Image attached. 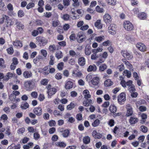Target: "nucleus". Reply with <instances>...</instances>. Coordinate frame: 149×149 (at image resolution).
<instances>
[{
    "instance_id": "1",
    "label": "nucleus",
    "mask_w": 149,
    "mask_h": 149,
    "mask_svg": "<svg viewBox=\"0 0 149 149\" xmlns=\"http://www.w3.org/2000/svg\"><path fill=\"white\" fill-rule=\"evenodd\" d=\"M126 95L124 92L119 94L118 97V102L119 104H123L126 100Z\"/></svg>"
},
{
    "instance_id": "2",
    "label": "nucleus",
    "mask_w": 149,
    "mask_h": 149,
    "mask_svg": "<svg viewBox=\"0 0 149 149\" xmlns=\"http://www.w3.org/2000/svg\"><path fill=\"white\" fill-rule=\"evenodd\" d=\"M48 90L47 93L48 95V98H51V96L55 94L57 92V89L55 88H52L51 85H48L47 87Z\"/></svg>"
},
{
    "instance_id": "3",
    "label": "nucleus",
    "mask_w": 149,
    "mask_h": 149,
    "mask_svg": "<svg viewBox=\"0 0 149 149\" xmlns=\"http://www.w3.org/2000/svg\"><path fill=\"white\" fill-rule=\"evenodd\" d=\"M123 26L125 29L127 31H130L134 29L132 24L129 21H125L123 23Z\"/></svg>"
},
{
    "instance_id": "4",
    "label": "nucleus",
    "mask_w": 149,
    "mask_h": 149,
    "mask_svg": "<svg viewBox=\"0 0 149 149\" xmlns=\"http://www.w3.org/2000/svg\"><path fill=\"white\" fill-rule=\"evenodd\" d=\"M108 31L110 34L112 35L115 34L116 31V25L114 24H111L108 27Z\"/></svg>"
},
{
    "instance_id": "5",
    "label": "nucleus",
    "mask_w": 149,
    "mask_h": 149,
    "mask_svg": "<svg viewBox=\"0 0 149 149\" xmlns=\"http://www.w3.org/2000/svg\"><path fill=\"white\" fill-rule=\"evenodd\" d=\"M36 40L38 41L39 44L42 45V46H44L46 45L47 42V40L43 37H37L36 38Z\"/></svg>"
},
{
    "instance_id": "6",
    "label": "nucleus",
    "mask_w": 149,
    "mask_h": 149,
    "mask_svg": "<svg viewBox=\"0 0 149 149\" xmlns=\"http://www.w3.org/2000/svg\"><path fill=\"white\" fill-rule=\"evenodd\" d=\"M121 53L124 58L128 60L131 59L133 58V55L132 53L128 52L127 51H122Z\"/></svg>"
},
{
    "instance_id": "7",
    "label": "nucleus",
    "mask_w": 149,
    "mask_h": 149,
    "mask_svg": "<svg viewBox=\"0 0 149 149\" xmlns=\"http://www.w3.org/2000/svg\"><path fill=\"white\" fill-rule=\"evenodd\" d=\"M104 22L106 24H109L111 23L112 20L111 16L109 14H105L103 17Z\"/></svg>"
},
{
    "instance_id": "8",
    "label": "nucleus",
    "mask_w": 149,
    "mask_h": 149,
    "mask_svg": "<svg viewBox=\"0 0 149 149\" xmlns=\"http://www.w3.org/2000/svg\"><path fill=\"white\" fill-rule=\"evenodd\" d=\"M77 39L79 43H81L84 41L86 38V36L81 33H79L77 36Z\"/></svg>"
},
{
    "instance_id": "9",
    "label": "nucleus",
    "mask_w": 149,
    "mask_h": 149,
    "mask_svg": "<svg viewBox=\"0 0 149 149\" xmlns=\"http://www.w3.org/2000/svg\"><path fill=\"white\" fill-rule=\"evenodd\" d=\"M136 47L141 52H144L146 51V47L143 43H138L136 45Z\"/></svg>"
},
{
    "instance_id": "10",
    "label": "nucleus",
    "mask_w": 149,
    "mask_h": 149,
    "mask_svg": "<svg viewBox=\"0 0 149 149\" xmlns=\"http://www.w3.org/2000/svg\"><path fill=\"white\" fill-rule=\"evenodd\" d=\"M127 111L125 115L126 117H129L131 116L133 114L132 109L130 105L127 104L126 107Z\"/></svg>"
},
{
    "instance_id": "11",
    "label": "nucleus",
    "mask_w": 149,
    "mask_h": 149,
    "mask_svg": "<svg viewBox=\"0 0 149 149\" xmlns=\"http://www.w3.org/2000/svg\"><path fill=\"white\" fill-rule=\"evenodd\" d=\"M42 109L40 107H37L33 109V112L36 115L40 116L42 114Z\"/></svg>"
},
{
    "instance_id": "12",
    "label": "nucleus",
    "mask_w": 149,
    "mask_h": 149,
    "mask_svg": "<svg viewBox=\"0 0 149 149\" xmlns=\"http://www.w3.org/2000/svg\"><path fill=\"white\" fill-rule=\"evenodd\" d=\"M100 79L97 77H94L91 80V83L94 86H97L99 84Z\"/></svg>"
},
{
    "instance_id": "13",
    "label": "nucleus",
    "mask_w": 149,
    "mask_h": 149,
    "mask_svg": "<svg viewBox=\"0 0 149 149\" xmlns=\"http://www.w3.org/2000/svg\"><path fill=\"white\" fill-rule=\"evenodd\" d=\"M83 94L84 98L88 100V98H90L91 97V95L90 94V92L88 90H84L83 92Z\"/></svg>"
},
{
    "instance_id": "14",
    "label": "nucleus",
    "mask_w": 149,
    "mask_h": 149,
    "mask_svg": "<svg viewBox=\"0 0 149 149\" xmlns=\"http://www.w3.org/2000/svg\"><path fill=\"white\" fill-rule=\"evenodd\" d=\"M97 68L96 65L95 64L93 65H89L88 69L87 71L88 72H90L91 71L95 72L96 71Z\"/></svg>"
},
{
    "instance_id": "15",
    "label": "nucleus",
    "mask_w": 149,
    "mask_h": 149,
    "mask_svg": "<svg viewBox=\"0 0 149 149\" xmlns=\"http://www.w3.org/2000/svg\"><path fill=\"white\" fill-rule=\"evenodd\" d=\"M94 102V101L91 99L88 100V101H84L83 104L84 106L86 107H88L91 104H92Z\"/></svg>"
},
{
    "instance_id": "16",
    "label": "nucleus",
    "mask_w": 149,
    "mask_h": 149,
    "mask_svg": "<svg viewBox=\"0 0 149 149\" xmlns=\"http://www.w3.org/2000/svg\"><path fill=\"white\" fill-rule=\"evenodd\" d=\"M73 86V83L71 81H68L66 83L65 88L66 89H69L72 88Z\"/></svg>"
},
{
    "instance_id": "17",
    "label": "nucleus",
    "mask_w": 149,
    "mask_h": 149,
    "mask_svg": "<svg viewBox=\"0 0 149 149\" xmlns=\"http://www.w3.org/2000/svg\"><path fill=\"white\" fill-rule=\"evenodd\" d=\"M138 120L137 118L134 117H131L130 119L129 122L131 124H134L137 123Z\"/></svg>"
},
{
    "instance_id": "18",
    "label": "nucleus",
    "mask_w": 149,
    "mask_h": 149,
    "mask_svg": "<svg viewBox=\"0 0 149 149\" xmlns=\"http://www.w3.org/2000/svg\"><path fill=\"white\" fill-rule=\"evenodd\" d=\"M60 132L62 133L63 136L64 137H67L69 133V131L68 130H60Z\"/></svg>"
},
{
    "instance_id": "19",
    "label": "nucleus",
    "mask_w": 149,
    "mask_h": 149,
    "mask_svg": "<svg viewBox=\"0 0 149 149\" xmlns=\"http://www.w3.org/2000/svg\"><path fill=\"white\" fill-rule=\"evenodd\" d=\"M78 63L80 65L83 66L86 63L85 58L83 57H81L79 58Z\"/></svg>"
},
{
    "instance_id": "20",
    "label": "nucleus",
    "mask_w": 149,
    "mask_h": 149,
    "mask_svg": "<svg viewBox=\"0 0 149 149\" xmlns=\"http://www.w3.org/2000/svg\"><path fill=\"white\" fill-rule=\"evenodd\" d=\"M24 77L26 78H30L32 77V73L30 71H26L23 72Z\"/></svg>"
},
{
    "instance_id": "21",
    "label": "nucleus",
    "mask_w": 149,
    "mask_h": 149,
    "mask_svg": "<svg viewBox=\"0 0 149 149\" xmlns=\"http://www.w3.org/2000/svg\"><path fill=\"white\" fill-rule=\"evenodd\" d=\"M72 74L73 76L75 77H80L82 75V73L80 71H73Z\"/></svg>"
},
{
    "instance_id": "22",
    "label": "nucleus",
    "mask_w": 149,
    "mask_h": 149,
    "mask_svg": "<svg viewBox=\"0 0 149 149\" xmlns=\"http://www.w3.org/2000/svg\"><path fill=\"white\" fill-rule=\"evenodd\" d=\"M13 45L16 47H21L22 46V45L20 41L18 40H16L13 42Z\"/></svg>"
},
{
    "instance_id": "23",
    "label": "nucleus",
    "mask_w": 149,
    "mask_h": 149,
    "mask_svg": "<svg viewBox=\"0 0 149 149\" xmlns=\"http://www.w3.org/2000/svg\"><path fill=\"white\" fill-rule=\"evenodd\" d=\"M95 26L98 29H101L102 27V24L101 23L100 20H98L95 23Z\"/></svg>"
},
{
    "instance_id": "24",
    "label": "nucleus",
    "mask_w": 149,
    "mask_h": 149,
    "mask_svg": "<svg viewBox=\"0 0 149 149\" xmlns=\"http://www.w3.org/2000/svg\"><path fill=\"white\" fill-rule=\"evenodd\" d=\"M49 49L50 52L54 53L56 50H58V49L54 45H50L49 48Z\"/></svg>"
},
{
    "instance_id": "25",
    "label": "nucleus",
    "mask_w": 149,
    "mask_h": 149,
    "mask_svg": "<svg viewBox=\"0 0 149 149\" xmlns=\"http://www.w3.org/2000/svg\"><path fill=\"white\" fill-rule=\"evenodd\" d=\"M32 81H26L24 84L25 87L27 88H31Z\"/></svg>"
},
{
    "instance_id": "26",
    "label": "nucleus",
    "mask_w": 149,
    "mask_h": 149,
    "mask_svg": "<svg viewBox=\"0 0 149 149\" xmlns=\"http://www.w3.org/2000/svg\"><path fill=\"white\" fill-rule=\"evenodd\" d=\"M16 26L19 29H22L24 28V26L20 22L17 21L16 22Z\"/></svg>"
},
{
    "instance_id": "27",
    "label": "nucleus",
    "mask_w": 149,
    "mask_h": 149,
    "mask_svg": "<svg viewBox=\"0 0 149 149\" xmlns=\"http://www.w3.org/2000/svg\"><path fill=\"white\" fill-rule=\"evenodd\" d=\"M107 68V65L105 64H101L99 67V70L100 72L104 71Z\"/></svg>"
},
{
    "instance_id": "28",
    "label": "nucleus",
    "mask_w": 149,
    "mask_h": 149,
    "mask_svg": "<svg viewBox=\"0 0 149 149\" xmlns=\"http://www.w3.org/2000/svg\"><path fill=\"white\" fill-rule=\"evenodd\" d=\"M55 56L58 59L61 58L63 56L62 52L60 51H58L56 52L55 53Z\"/></svg>"
},
{
    "instance_id": "29",
    "label": "nucleus",
    "mask_w": 149,
    "mask_h": 149,
    "mask_svg": "<svg viewBox=\"0 0 149 149\" xmlns=\"http://www.w3.org/2000/svg\"><path fill=\"white\" fill-rule=\"evenodd\" d=\"M33 144L32 142H30L26 145L24 146L23 148L24 149H29L33 147Z\"/></svg>"
},
{
    "instance_id": "30",
    "label": "nucleus",
    "mask_w": 149,
    "mask_h": 149,
    "mask_svg": "<svg viewBox=\"0 0 149 149\" xmlns=\"http://www.w3.org/2000/svg\"><path fill=\"white\" fill-rule=\"evenodd\" d=\"M109 110L111 112L114 113L116 112L117 111L116 107L114 105H111L109 107Z\"/></svg>"
},
{
    "instance_id": "31",
    "label": "nucleus",
    "mask_w": 149,
    "mask_h": 149,
    "mask_svg": "<svg viewBox=\"0 0 149 149\" xmlns=\"http://www.w3.org/2000/svg\"><path fill=\"white\" fill-rule=\"evenodd\" d=\"M113 84V82L109 79H107L104 82V85L106 86H110L112 85Z\"/></svg>"
},
{
    "instance_id": "32",
    "label": "nucleus",
    "mask_w": 149,
    "mask_h": 149,
    "mask_svg": "<svg viewBox=\"0 0 149 149\" xmlns=\"http://www.w3.org/2000/svg\"><path fill=\"white\" fill-rule=\"evenodd\" d=\"M83 142L86 144H88L89 143L90 141V139L88 136H85L83 139Z\"/></svg>"
},
{
    "instance_id": "33",
    "label": "nucleus",
    "mask_w": 149,
    "mask_h": 149,
    "mask_svg": "<svg viewBox=\"0 0 149 149\" xmlns=\"http://www.w3.org/2000/svg\"><path fill=\"white\" fill-rule=\"evenodd\" d=\"M56 146L60 147H65L66 146V144L63 142H58L56 143Z\"/></svg>"
},
{
    "instance_id": "34",
    "label": "nucleus",
    "mask_w": 149,
    "mask_h": 149,
    "mask_svg": "<svg viewBox=\"0 0 149 149\" xmlns=\"http://www.w3.org/2000/svg\"><path fill=\"white\" fill-rule=\"evenodd\" d=\"M123 74V75L126 76L128 78L130 77L131 75L130 72L127 70H125Z\"/></svg>"
},
{
    "instance_id": "35",
    "label": "nucleus",
    "mask_w": 149,
    "mask_h": 149,
    "mask_svg": "<svg viewBox=\"0 0 149 149\" xmlns=\"http://www.w3.org/2000/svg\"><path fill=\"white\" fill-rule=\"evenodd\" d=\"M105 39L104 37V36H100L97 37L95 38V40L97 42H100Z\"/></svg>"
},
{
    "instance_id": "36",
    "label": "nucleus",
    "mask_w": 149,
    "mask_h": 149,
    "mask_svg": "<svg viewBox=\"0 0 149 149\" xmlns=\"http://www.w3.org/2000/svg\"><path fill=\"white\" fill-rule=\"evenodd\" d=\"M107 3L109 5H115L116 3V0H106Z\"/></svg>"
},
{
    "instance_id": "37",
    "label": "nucleus",
    "mask_w": 149,
    "mask_h": 149,
    "mask_svg": "<svg viewBox=\"0 0 149 149\" xmlns=\"http://www.w3.org/2000/svg\"><path fill=\"white\" fill-rule=\"evenodd\" d=\"M146 15L145 13H143L139 14L138 17L141 19H144L146 18Z\"/></svg>"
},
{
    "instance_id": "38",
    "label": "nucleus",
    "mask_w": 149,
    "mask_h": 149,
    "mask_svg": "<svg viewBox=\"0 0 149 149\" xmlns=\"http://www.w3.org/2000/svg\"><path fill=\"white\" fill-rule=\"evenodd\" d=\"M50 60L49 62V65H53L54 64V62L55 58L52 55H51L50 56Z\"/></svg>"
},
{
    "instance_id": "39",
    "label": "nucleus",
    "mask_w": 149,
    "mask_h": 149,
    "mask_svg": "<svg viewBox=\"0 0 149 149\" xmlns=\"http://www.w3.org/2000/svg\"><path fill=\"white\" fill-rule=\"evenodd\" d=\"M105 60L102 57L100 58L99 60L96 62V65H100L101 64L104 63L105 61Z\"/></svg>"
},
{
    "instance_id": "40",
    "label": "nucleus",
    "mask_w": 149,
    "mask_h": 149,
    "mask_svg": "<svg viewBox=\"0 0 149 149\" xmlns=\"http://www.w3.org/2000/svg\"><path fill=\"white\" fill-rule=\"evenodd\" d=\"M24 13L22 10H19L17 12V16L19 17H22L24 15Z\"/></svg>"
},
{
    "instance_id": "41",
    "label": "nucleus",
    "mask_w": 149,
    "mask_h": 149,
    "mask_svg": "<svg viewBox=\"0 0 149 149\" xmlns=\"http://www.w3.org/2000/svg\"><path fill=\"white\" fill-rule=\"evenodd\" d=\"M100 124V121L98 119L95 120L92 123V125L93 127H96L99 125Z\"/></svg>"
},
{
    "instance_id": "42",
    "label": "nucleus",
    "mask_w": 149,
    "mask_h": 149,
    "mask_svg": "<svg viewBox=\"0 0 149 149\" xmlns=\"http://www.w3.org/2000/svg\"><path fill=\"white\" fill-rule=\"evenodd\" d=\"M75 107L74 103L71 102L70 104L68 105L67 107V109L68 110H71L73 109Z\"/></svg>"
},
{
    "instance_id": "43",
    "label": "nucleus",
    "mask_w": 149,
    "mask_h": 149,
    "mask_svg": "<svg viewBox=\"0 0 149 149\" xmlns=\"http://www.w3.org/2000/svg\"><path fill=\"white\" fill-rule=\"evenodd\" d=\"M73 2L72 3V6L75 7H77L79 6V2L78 1L79 0H72Z\"/></svg>"
},
{
    "instance_id": "44",
    "label": "nucleus",
    "mask_w": 149,
    "mask_h": 149,
    "mask_svg": "<svg viewBox=\"0 0 149 149\" xmlns=\"http://www.w3.org/2000/svg\"><path fill=\"white\" fill-rule=\"evenodd\" d=\"M64 63L63 62L58 63L57 65V68L59 70H61L63 69V67Z\"/></svg>"
},
{
    "instance_id": "45",
    "label": "nucleus",
    "mask_w": 149,
    "mask_h": 149,
    "mask_svg": "<svg viewBox=\"0 0 149 149\" xmlns=\"http://www.w3.org/2000/svg\"><path fill=\"white\" fill-rule=\"evenodd\" d=\"M2 18H1L0 20V23L1 24L3 23L4 21L5 20H6L8 19V16L5 15H3L2 16Z\"/></svg>"
},
{
    "instance_id": "46",
    "label": "nucleus",
    "mask_w": 149,
    "mask_h": 149,
    "mask_svg": "<svg viewBox=\"0 0 149 149\" xmlns=\"http://www.w3.org/2000/svg\"><path fill=\"white\" fill-rule=\"evenodd\" d=\"M29 105L27 103H25L21 105V108L23 109H25L29 108Z\"/></svg>"
},
{
    "instance_id": "47",
    "label": "nucleus",
    "mask_w": 149,
    "mask_h": 149,
    "mask_svg": "<svg viewBox=\"0 0 149 149\" xmlns=\"http://www.w3.org/2000/svg\"><path fill=\"white\" fill-rule=\"evenodd\" d=\"M140 130L143 132L146 133L148 131V129L145 126L142 125L140 127Z\"/></svg>"
},
{
    "instance_id": "48",
    "label": "nucleus",
    "mask_w": 149,
    "mask_h": 149,
    "mask_svg": "<svg viewBox=\"0 0 149 149\" xmlns=\"http://www.w3.org/2000/svg\"><path fill=\"white\" fill-rule=\"evenodd\" d=\"M95 10L96 11L99 13H102L104 11L103 9L102 8H100L98 6H97L96 7Z\"/></svg>"
},
{
    "instance_id": "49",
    "label": "nucleus",
    "mask_w": 149,
    "mask_h": 149,
    "mask_svg": "<svg viewBox=\"0 0 149 149\" xmlns=\"http://www.w3.org/2000/svg\"><path fill=\"white\" fill-rule=\"evenodd\" d=\"M103 49L102 48L98 47L96 49H94L93 52L97 53L99 52H101L103 51Z\"/></svg>"
},
{
    "instance_id": "50",
    "label": "nucleus",
    "mask_w": 149,
    "mask_h": 149,
    "mask_svg": "<svg viewBox=\"0 0 149 149\" xmlns=\"http://www.w3.org/2000/svg\"><path fill=\"white\" fill-rule=\"evenodd\" d=\"M6 25L7 27L10 26L12 24V21L10 19L9 17H8V19L6 20Z\"/></svg>"
},
{
    "instance_id": "51",
    "label": "nucleus",
    "mask_w": 149,
    "mask_h": 149,
    "mask_svg": "<svg viewBox=\"0 0 149 149\" xmlns=\"http://www.w3.org/2000/svg\"><path fill=\"white\" fill-rule=\"evenodd\" d=\"M85 52L86 55H89L91 53L90 48L86 47L85 49Z\"/></svg>"
},
{
    "instance_id": "52",
    "label": "nucleus",
    "mask_w": 149,
    "mask_h": 149,
    "mask_svg": "<svg viewBox=\"0 0 149 149\" xmlns=\"http://www.w3.org/2000/svg\"><path fill=\"white\" fill-rule=\"evenodd\" d=\"M111 42L110 41L108 40L103 42L102 43V45L104 46H107L110 45H111Z\"/></svg>"
},
{
    "instance_id": "53",
    "label": "nucleus",
    "mask_w": 149,
    "mask_h": 149,
    "mask_svg": "<svg viewBox=\"0 0 149 149\" xmlns=\"http://www.w3.org/2000/svg\"><path fill=\"white\" fill-rule=\"evenodd\" d=\"M98 58V55L96 53H94L92 54L91 56V58L92 60H96Z\"/></svg>"
},
{
    "instance_id": "54",
    "label": "nucleus",
    "mask_w": 149,
    "mask_h": 149,
    "mask_svg": "<svg viewBox=\"0 0 149 149\" xmlns=\"http://www.w3.org/2000/svg\"><path fill=\"white\" fill-rule=\"evenodd\" d=\"M110 104V103L109 101L104 102L102 105V107L106 108L109 107Z\"/></svg>"
},
{
    "instance_id": "55",
    "label": "nucleus",
    "mask_w": 149,
    "mask_h": 149,
    "mask_svg": "<svg viewBox=\"0 0 149 149\" xmlns=\"http://www.w3.org/2000/svg\"><path fill=\"white\" fill-rule=\"evenodd\" d=\"M31 95L32 97L36 99L37 97L38 94L37 92L33 91L31 93Z\"/></svg>"
},
{
    "instance_id": "56",
    "label": "nucleus",
    "mask_w": 149,
    "mask_h": 149,
    "mask_svg": "<svg viewBox=\"0 0 149 149\" xmlns=\"http://www.w3.org/2000/svg\"><path fill=\"white\" fill-rule=\"evenodd\" d=\"M34 6L35 4L34 3L32 2L30 3L27 4L26 6V8L27 9H29L34 7Z\"/></svg>"
},
{
    "instance_id": "57",
    "label": "nucleus",
    "mask_w": 149,
    "mask_h": 149,
    "mask_svg": "<svg viewBox=\"0 0 149 149\" xmlns=\"http://www.w3.org/2000/svg\"><path fill=\"white\" fill-rule=\"evenodd\" d=\"M75 63V61L73 58H70L68 61V63L71 65H74Z\"/></svg>"
},
{
    "instance_id": "58",
    "label": "nucleus",
    "mask_w": 149,
    "mask_h": 149,
    "mask_svg": "<svg viewBox=\"0 0 149 149\" xmlns=\"http://www.w3.org/2000/svg\"><path fill=\"white\" fill-rule=\"evenodd\" d=\"M7 51L8 54H12L14 52L13 49L12 47H10L7 49Z\"/></svg>"
},
{
    "instance_id": "59",
    "label": "nucleus",
    "mask_w": 149,
    "mask_h": 149,
    "mask_svg": "<svg viewBox=\"0 0 149 149\" xmlns=\"http://www.w3.org/2000/svg\"><path fill=\"white\" fill-rule=\"evenodd\" d=\"M40 135L38 133L36 132L33 134L34 138L36 140H38L40 138Z\"/></svg>"
},
{
    "instance_id": "60",
    "label": "nucleus",
    "mask_w": 149,
    "mask_h": 149,
    "mask_svg": "<svg viewBox=\"0 0 149 149\" xmlns=\"http://www.w3.org/2000/svg\"><path fill=\"white\" fill-rule=\"evenodd\" d=\"M128 90L131 93L134 92L135 89L134 88V86L133 85L130 87H128Z\"/></svg>"
},
{
    "instance_id": "61",
    "label": "nucleus",
    "mask_w": 149,
    "mask_h": 149,
    "mask_svg": "<svg viewBox=\"0 0 149 149\" xmlns=\"http://www.w3.org/2000/svg\"><path fill=\"white\" fill-rule=\"evenodd\" d=\"M16 98L15 96L12 93L10 94L9 96V99L12 101H15Z\"/></svg>"
},
{
    "instance_id": "62",
    "label": "nucleus",
    "mask_w": 149,
    "mask_h": 149,
    "mask_svg": "<svg viewBox=\"0 0 149 149\" xmlns=\"http://www.w3.org/2000/svg\"><path fill=\"white\" fill-rule=\"evenodd\" d=\"M108 56V53L106 52H104L101 55V57H102L105 59H106Z\"/></svg>"
},
{
    "instance_id": "63",
    "label": "nucleus",
    "mask_w": 149,
    "mask_h": 149,
    "mask_svg": "<svg viewBox=\"0 0 149 149\" xmlns=\"http://www.w3.org/2000/svg\"><path fill=\"white\" fill-rule=\"evenodd\" d=\"M25 129L24 128L19 129L18 130L17 132L19 134H22L24 132Z\"/></svg>"
},
{
    "instance_id": "64",
    "label": "nucleus",
    "mask_w": 149,
    "mask_h": 149,
    "mask_svg": "<svg viewBox=\"0 0 149 149\" xmlns=\"http://www.w3.org/2000/svg\"><path fill=\"white\" fill-rule=\"evenodd\" d=\"M54 114L55 116H62V113H60V112L56 110H55L54 112Z\"/></svg>"
}]
</instances>
